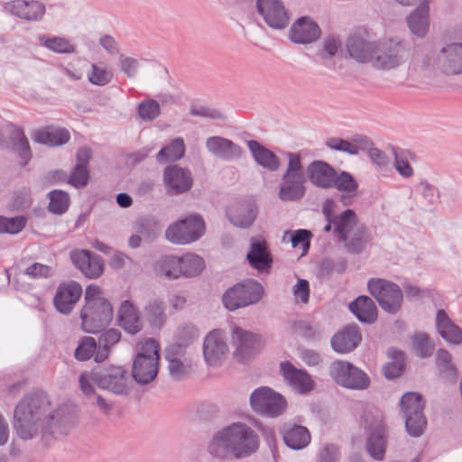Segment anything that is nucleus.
Returning a JSON list of instances; mask_svg holds the SVG:
<instances>
[{
  "label": "nucleus",
  "instance_id": "bb28decb",
  "mask_svg": "<svg viewBox=\"0 0 462 462\" xmlns=\"http://www.w3.org/2000/svg\"><path fill=\"white\" fill-rule=\"evenodd\" d=\"M430 3L417 4V7L407 16L410 31L419 38H424L430 31Z\"/></svg>",
  "mask_w": 462,
  "mask_h": 462
},
{
  "label": "nucleus",
  "instance_id": "6e6d98bb",
  "mask_svg": "<svg viewBox=\"0 0 462 462\" xmlns=\"http://www.w3.org/2000/svg\"><path fill=\"white\" fill-rule=\"evenodd\" d=\"M49 209L55 214L67 211L69 204V195L62 190H52L49 193Z\"/></svg>",
  "mask_w": 462,
  "mask_h": 462
},
{
  "label": "nucleus",
  "instance_id": "7c9ffc66",
  "mask_svg": "<svg viewBox=\"0 0 462 462\" xmlns=\"http://www.w3.org/2000/svg\"><path fill=\"white\" fill-rule=\"evenodd\" d=\"M332 189H337L343 192L340 196V201L344 206H348L352 202V199L356 197L358 189V182L347 171L337 172L336 171L335 177L332 181Z\"/></svg>",
  "mask_w": 462,
  "mask_h": 462
},
{
  "label": "nucleus",
  "instance_id": "774afa93",
  "mask_svg": "<svg viewBox=\"0 0 462 462\" xmlns=\"http://www.w3.org/2000/svg\"><path fill=\"white\" fill-rule=\"evenodd\" d=\"M293 295L296 301L301 303H307L310 297V285L309 282L304 279H299L297 283L293 287Z\"/></svg>",
  "mask_w": 462,
  "mask_h": 462
},
{
  "label": "nucleus",
  "instance_id": "864d4df0",
  "mask_svg": "<svg viewBox=\"0 0 462 462\" xmlns=\"http://www.w3.org/2000/svg\"><path fill=\"white\" fill-rule=\"evenodd\" d=\"M437 365L442 376L448 380H455L457 377V370L451 364V355L444 349L437 352Z\"/></svg>",
  "mask_w": 462,
  "mask_h": 462
},
{
  "label": "nucleus",
  "instance_id": "de8ad7c7",
  "mask_svg": "<svg viewBox=\"0 0 462 462\" xmlns=\"http://www.w3.org/2000/svg\"><path fill=\"white\" fill-rule=\"evenodd\" d=\"M232 340L236 348L240 351H246L253 347L255 336L237 326L231 328Z\"/></svg>",
  "mask_w": 462,
  "mask_h": 462
},
{
  "label": "nucleus",
  "instance_id": "e2e57ef3",
  "mask_svg": "<svg viewBox=\"0 0 462 462\" xmlns=\"http://www.w3.org/2000/svg\"><path fill=\"white\" fill-rule=\"evenodd\" d=\"M119 66L121 71L124 72L126 77L134 78L137 75L139 69V61L133 57L122 55L119 60Z\"/></svg>",
  "mask_w": 462,
  "mask_h": 462
},
{
  "label": "nucleus",
  "instance_id": "680f3d73",
  "mask_svg": "<svg viewBox=\"0 0 462 462\" xmlns=\"http://www.w3.org/2000/svg\"><path fill=\"white\" fill-rule=\"evenodd\" d=\"M88 177V167L76 165L69 175V183L77 189H80L87 185Z\"/></svg>",
  "mask_w": 462,
  "mask_h": 462
},
{
  "label": "nucleus",
  "instance_id": "4468645a",
  "mask_svg": "<svg viewBox=\"0 0 462 462\" xmlns=\"http://www.w3.org/2000/svg\"><path fill=\"white\" fill-rule=\"evenodd\" d=\"M113 314V307L108 300L85 305L80 313L82 328L87 333L95 334L110 324Z\"/></svg>",
  "mask_w": 462,
  "mask_h": 462
},
{
  "label": "nucleus",
  "instance_id": "6e6552de",
  "mask_svg": "<svg viewBox=\"0 0 462 462\" xmlns=\"http://www.w3.org/2000/svg\"><path fill=\"white\" fill-rule=\"evenodd\" d=\"M423 64L447 75L462 74V42L443 43L434 51L432 58L423 60Z\"/></svg>",
  "mask_w": 462,
  "mask_h": 462
},
{
  "label": "nucleus",
  "instance_id": "0e129e2a",
  "mask_svg": "<svg viewBox=\"0 0 462 462\" xmlns=\"http://www.w3.org/2000/svg\"><path fill=\"white\" fill-rule=\"evenodd\" d=\"M367 154L373 163L376 165L380 170H387L390 168V158L382 150L374 147L369 151Z\"/></svg>",
  "mask_w": 462,
  "mask_h": 462
},
{
  "label": "nucleus",
  "instance_id": "c03bdc74",
  "mask_svg": "<svg viewBox=\"0 0 462 462\" xmlns=\"http://www.w3.org/2000/svg\"><path fill=\"white\" fill-rule=\"evenodd\" d=\"M168 371L174 380H182L189 376L192 371V364L188 358L166 359Z\"/></svg>",
  "mask_w": 462,
  "mask_h": 462
},
{
  "label": "nucleus",
  "instance_id": "b1692460",
  "mask_svg": "<svg viewBox=\"0 0 462 462\" xmlns=\"http://www.w3.org/2000/svg\"><path fill=\"white\" fill-rule=\"evenodd\" d=\"M74 265L88 278L96 279L104 272V263L100 256L93 255L88 250H74L70 253Z\"/></svg>",
  "mask_w": 462,
  "mask_h": 462
},
{
  "label": "nucleus",
  "instance_id": "cd10ccee",
  "mask_svg": "<svg viewBox=\"0 0 462 462\" xmlns=\"http://www.w3.org/2000/svg\"><path fill=\"white\" fill-rule=\"evenodd\" d=\"M361 341V335L355 326L345 328L331 338L332 348L339 354H346L356 348Z\"/></svg>",
  "mask_w": 462,
  "mask_h": 462
},
{
  "label": "nucleus",
  "instance_id": "473e14b6",
  "mask_svg": "<svg viewBox=\"0 0 462 462\" xmlns=\"http://www.w3.org/2000/svg\"><path fill=\"white\" fill-rule=\"evenodd\" d=\"M180 256L163 255L153 263V272L166 280H176L181 277Z\"/></svg>",
  "mask_w": 462,
  "mask_h": 462
},
{
  "label": "nucleus",
  "instance_id": "a878e982",
  "mask_svg": "<svg viewBox=\"0 0 462 462\" xmlns=\"http://www.w3.org/2000/svg\"><path fill=\"white\" fill-rule=\"evenodd\" d=\"M336 170L324 161H313L307 167L309 180L316 187L329 189H332V181Z\"/></svg>",
  "mask_w": 462,
  "mask_h": 462
},
{
  "label": "nucleus",
  "instance_id": "c756f323",
  "mask_svg": "<svg viewBox=\"0 0 462 462\" xmlns=\"http://www.w3.org/2000/svg\"><path fill=\"white\" fill-rule=\"evenodd\" d=\"M247 146L256 163L270 171H276L281 162L277 155L254 140L247 141Z\"/></svg>",
  "mask_w": 462,
  "mask_h": 462
},
{
  "label": "nucleus",
  "instance_id": "c9c22d12",
  "mask_svg": "<svg viewBox=\"0 0 462 462\" xmlns=\"http://www.w3.org/2000/svg\"><path fill=\"white\" fill-rule=\"evenodd\" d=\"M32 138L42 144L59 146L67 143L70 135L65 128H47L36 131Z\"/></svg>",
  "mask_w": 462,
  "mask_h": 462
},
{
  "label": "nucleus",
  "instance_id": "603ef678",
  "mask_svg": "<svg viewBox=\"0 0 462 462\" xmlns=\"http://www.w3.org/2000/svg\"><path fill=\"white\" fill-rule=\"evenodd\" d=\"M387 446L384 435H370L366 440V450L368 454L376 460H383Z\"/></svg>",
  "mask_w": 462,
  "mask_h": 462
},
{
  "label": "nucleus",
  "instance_id": "58836bf2",
  "mask_svg": "<svg viewBox=\"0 0 462 462\" xmlns=\"http://www.w3.org/2000/svg\"><path fill=\"white\" fill-rule=\"evenodd\" d=\"M122 334L116 328H109L100 334L98 342L99 347L95 356L97 363H102L106 360L111 353V349L119 343Z\"/></svg>",
  "mask_w": 462,
  "mask_h": 462
},
{
  "label": "nucleus",
  "instance_id": "ea45409f",
  "mask_svg": "<svg viewBox=\"0 0 462 462\" xmlns=\"http://www.w3.org/2000/svg\"><path fill=\"white\" fill-rule=\"evenodd\" d=\"M393 162L396 171L403 179H411L414 175L411 162L416 161L415 154L409 150L393 149Z\"/></svg>",
  "mask_w": 462,
  "mask_h": 462
},
{
  "label": "nucleus",
  "instance_id": "5fc2aeb1",
  "mask_svg": "<svg viewBox=\"0 0 462 462\" xmlns=\"http://www.w3.org/2000/svg\"><path fill=\"white\" fill-rule=\"evenodd\" d=\"M97 346L95 338L84 337L75 350V357L79 361H87L92 356L95 357L97 352Z\"/></svg>",
  "mask_w": 462,
  "mask_h": 462
},
{
  "label": "nucleus",
  "instance_id": "a18cd8bd",
  "mask_svg": "<svg viewBox=\"0 0 462 462\" xmlns=\"http://www.w3.org/2000/svg\"><path fill=\"white\" fill-rule=\"evenodd\" d=\"M255 430H263L262 425L257 419L248 416L226 426L221 433H253Z\"/></svg>",
  "mask_w": 462,
  "mask_h": 462
},
{
  "label": "nucleus",
  "instance_id": "7ed1b4c3",
  "mask_svg": "<svg viewBox=\"0 0 462 462\" xmlns=\"http://www.w3.org/2000/svg\"><path fill=\"white\" fill-rule=\"evenodd\" d=\"M335 224L336 235L349 253H361L372 240L369 229L358 222L357 216L352 209H346L337 215Z\"/></svg>",
  "mask_w": 462,
  "mask_h": 462
},
{
  "label": "nucleus",
  "instance_id": "ddd939ff",
  "mask_svg": "<svg viewBox=\"0 0 462 462\" xmlns=\"http://www.w3.org/2000/svg\"><path fill=\"white\" fill-rule=\"evenodd\" d=\"M424 401L417 393H407L401 399V407L405 415V425L408 433H422L427 425L423 413Z\"/></svg>",
  "mask_w": 462,
  "mask_h": 462
},
{
  "label": "nucleus",
  "instance_id": "c85d7f7f",
  "mask_svg": "<svg viewBox=\"0 0 462 462\" xmlns=\"http://www.w3.org/2000/svg\"><path fill=\"white\" fill-rule=\"evenodd\" d=\"M257 212V206L254 203L244 202L230 208L227 217L234 226L247 228L253 225Z\"/></svg>",
  "mask_w": 462,
  "mask_h": 462
},
{
  "label": "nucleus",
  "instance_id": "37998d69",
  "mask_svg": "<svg viewBox=\"0 0 462 462\" xmlns=\"http://www.w3.org/2000/svg\"><path fill=\"white\" fill-rule=\"evenodd\" d=\"M387 354L391 361L384 365L383 373L386 378L393 379L400 376L404 370V354L395 348H390Z\"/></svg>",
  "mask_w": 462,
  "mask_h": 462
},
{
  "label": "nucleus",
  "instance_id": "8fccbe9b",
  "mask_svg": "<svg viewBox=\"0 0 462 462\" xmlns=\"http://www.w3.org/2000/svg\"><path fill=\"white\" fill-rule=\"evenodd\" d=\"M12 145L13 149L18 153L23 161V164H26L31 158V152L29 143L20 129H15L12 133Z\"/></svg>",
  "mask_w": 462,
  "mask_h": 462
},
{
  "label": "nucleus",
  "instance_id": "aec40b11",
  "mask_svg": "<svg viewBox=\"0 0 462 462\" xmlns=\"http://www.w3.org/2000/svg\"><path fill=\"white\" fill-rule=\"evenodd\" d=\"M321 29L310 16L298 18L289 30V39L297 44H310L319 39Z\"/></svg>",
  "mask_w": 462,
  "mask_h": 462
},
{
  "label": "nucleus",
  "instance_id": "4c0bfd02",
  "mask_svg": "<svg viewBox=\"0 0 462 462\" xmlns=\"http://www.w3.org/2000/svg\"><path fill=\"white\" fill-rule=\"evenodd\" d=\"M145 317L151 325L155 328H162L166 320L165 305L162 300L159 298L150 299L143 308Z\"/></svg>",
  "mask_w": 462,
  "mask_h": 462
},
{
  "label": "nucleus",
  "instance_id": "79ce46f5",
  "mask_svg": "<svg viewBox=\"0 0 462 462\" xmlns=\"http://www.w3.org/2000/svg\"><path fill=\"white\" fill-rule=\"evenodd\" d=\"M181 276L186 278L199 275L205 268L204 260L195 254H186L180 256Z\"/></svg>",
  "mask_w": 462,
  "mask_h": 462
},
{
  "label": "nucleus",
  "instance_id": "a211bd4d",
  "mask_svg": "<svg viewBox=\"0 0 462 462\" xmlns=\"http://www.w3.org/2000/svg\"><path fill=\"white\" fill-rule=\"evenodd\" d=\"M257 11L271 28L284 29L289 23V14L281 0H257Z\"/></svg>",
  "mask_w": 462,
  "mask_h": 462
},
{
  "label": "nucleus",
  "instance_id": "412c9836",
  "mask_svg": "<svg viewBox=\"0 0 462 462\" xmlns=\"http://www.w3.org/2000/svg\"><path fill=\"white\" fill-rule=\"evenodd\" d=\"M82 295L79 283L70 281L60 283L56 291L53 302L56 310L65 315L69 314Z\"/></svg>",
  "mask_w": 462,
  "mask_h": 462
},
{
  "label": "nucleus",
  "instance_id": "39448f33",
  "mask_svg": "<svg viewBox=\"0 0 462 462\" xmlns=\"http://www.w3.org/2000/svg\"><path fill=\"white\" fill-rule=\"evenodd\" d=\"M137 354L134 359L132 375L139 384L153 381L159 369L160 346L152 338H145L137 343Z\"/></svg>",
  "mask_w": 462,
  "mask_h": 462
},
{
  "label": "nucleus",
  "instance_id": "6ab92c4d",
  "mask_svg": "<svg viewBox=\"0 0 462 462\" xmlns=\"http://www.w3.org/2000/svg\"><path fill=\"white\" fill-rule=\"evenodd\" d=\"M116 324L129 335H136L143 328V319L138 307L129 300L120 303L116 314Z\"/></svg>",
  "mask_w": 462,
  "mask_h": 462
},
{
  "label": "nucleus",
  "instance_id": "052dcab7",
  "mask_svg": "<svg viewBox=\"0 0 462 462\" xmlns=\"http://www.w3.org/2000/svg\"><path fill=\"white\" fill-rule=\"evenodd\" d=\"M326 145L334 151L346 152L350 155H356V149L352 145V142L342 138L330 137L326 140Z\"/></svg>",
  "mask_w": 462,
  "mask_h": 462
},
{
  "label": "nucleus",
  "instance_id": "f257e3e1",
  "mask_svg": "<svg viewBox=\"0 0 462 462\" xmlns=\"http://www.w3.org/2000/svg\"><path fill=\"white\" fill-rule=\"evenodd\" d=\"M346 51L351 59L377 71H392L404 65L410 58L407 42L393 38L370 40L361 36L350 37Z\"/></svg>",
  "mask_w": 462,
  "mask_h": 462
},
{
  "label": "nucleus",
  "instance_id": "9d476101",
  "mask_svg": "<svg viewBox=\"0 0 462 462\" xmlns=\"http://www.w3.org/2000/svg\"><path fill=\"white\" fill-rule=\"evenodd\" d=\"M328 374L337 385L346 389L364 391L370 386L368 374L347 361H333L328 367Z\"/></svg>",
  "mask_w": 462,
  "mask_h": 462
},
{
  "label": "nucleus",
  "instance_id": "20e7f679",
  "mask_svg": "<svg viewBox=\"0 0 462 462\" xmlns=\"http://www.w3.org/2000/svg\"><path fill=\"white\" fill-rule=\"evenodd\" d=\"M288 163L282 175L278 198L282 201H299L306 194L305 174L300 152L286 153Z\"/></svg>",
  "mask_w": 462,
  "mask_h": 462
},
{
  "label": "nucleus",
  "instance_id": "2f4dec72",
  "mask_svg": "<svg viewBox=\"0 0 462 462\" xmlns=\"http://www.w3.org/2000/svg\"><path fill=\"white\" fill-rule=\"evenodd\" d=\"M437 328L440 336L448 343L459 345L462 343V330L447 315L443 310H439L436 317Z\"/></svg>",
  "mask_w": 462,
  "mask_h": 462
},
{
  "label": "nucleus",
  "instance_id": "0eeeda50",
  "mask_svg": "<svg viewBox=\"0 0 462 462\" xmlns=\"http://www.w3.org/2000/svg\"><path fill=\"white\" fill-rule=\"evenodd\" d=\"M249 403L255 413L272 419L282 416L288 407L286 398L269 386L254 389L250 394Z\"/></svg>",
  "mask_w": 462,
  "mask_h": 462
},
{
  "label": "nucleus",
  "instance_id": "72a5a7b5",
  "mask_svg": "<svg viewBox=\"0 0 462 462\" xmlns=\"http://www.w3.org/2000/svg\"><path fill=\"white\" fill-rule=\"evenodd\" d=\"M353 314L362 322L371 323L377 317L376 306L372 299L360 296L349 304Z\"/></svg>",
  "mask_w": 462,
  "mask_h": 462
},
{
  "label": "nucleus",
  "instance_id": "f8f14e48",
  "mask_svg": "<svg viewBox=\"0 0 462 462\" xmlns=\"http://www.w3.org/2000/svg\"><path fill=\"white\" fill-rule=\"evenodd\" d=\"M367 287L384 311L395 314L401 310L403 294L397 284L383 279H371Z\"/></svg>",
  "mask_w": 462,
  "mask_h": 462
},
{
  "label": "nucleus",
  "instance_id": "49530a36",
  "mask_svg": "<svg viewBox=\"0 0 462 462\" xmlns=\"http://www.w3.org/2000/svg\"><path fill=\"white\" fill-rule=\"evenodd\" d=\"M41 43L47 49L57 53H72L75 51L74 45L64 37H45L40 38Z\"/></svg>",
  "mask_w": 462,
  "mask_h": 462
},
{
  "label": "nucleus",
  "instance_id": "393cba45",
  "mask_svg": "<svg viewBox=\"0 0 462 462\" xmlns=\"http://www.w3.org/2000/svg\"><path fill=\"white\" fill-rule=\"evenodd\" d=\"M246 258L250 265L260 273H269L272 267L273 257L263 239H252L251 247Z\"/></svg>",
  "mask_w": 462,
  "mask_h": 462
},
{
  "label": "nucleus",
  "instance_id": "5701e85b",
  "mask_svg": "<svg viewBox=\"0 0 462 462\" xmlns=\"http://www.w3.org/2000/svg\"><path fill=\"white\" fill-rule=\"evenodd\" d=\"M206 148L212 155L224 161L238 160L245 153L240 145L222 136L208 137L206 140Z\"/></svg>",
  "mask_w": 462,
  "mask_h": 462
},
{
  "label": "nucleus",
  "instance_id": "423d86ee",
  "mask_svg": "<svg viewBox=\"0 0 462 462\" xmlns=\"http://www.w3.org/2000/svg\"><path fill=\"white\" fill-rule=\"evenodd\" d=\"M258 444L256 435H217L209 445V451L220 458H238L254 452Z\"/></svg>",
  "mask_w": 462,
  "mask_h": 462
},
{
  "label": "nucleus",
  "instance_id": "f704fd0d",
  "mask_svg": "<svg viewBox=\"0 0 462 462\" xmlns=\"http://www.w3.org/2000/svg\"><path fill=\"white\" fill-rule=\"evenodd\" d=\"M364 430L367 433H383L385 430L384 416L382 411L374 406H366L361 417Z\"/></svg>",
  "mask_w": 462,
  "mask_h": 462
},
{
  "label": "nucleus",
  "instance_id": "09e8293b",
  "mask_svg": "<svg viewBox=\"0 0 462 462\" xmlns=\"http://www.w3.org/2000/svg\"><path fill=\"white\" fill-rule=\"evenodd\" d=\"M112 79L111 70L97 63L91 64V69L88 72V80L92 85L103 87L110 83Z\"/></svg>",
  "mask_w": 462,
  "mask_h": 462
},
{
  "label": "nucleus",
  "instance_id": "e433bc0d",
  "mask_svg": "<svg viewBox=\"0 0 462 462\" xmlns=\"http://www.w3.org/2000/svg\"><path fill=\"white\" fill-rule=\"evenodd\" d=\"M11 12L13 14L25 20H39L45 13V6L37 1H16L13 4Z\"/></svg>",
  "mask_w": 462,
  "mask_h": 462
},
{
  "label": "nucleus",
  "instance_id": "1a4fd4ad",
  "mask_svg": "<svg viewBox=\"0 0 462 462\" xmlns=\"http://www.w3.org/2000/svg\"><path fill=\"white\" fill-rule=\"evenodd\" d=\"M264 293L263 285L252 279L244 281L229 288L223 295L224 306L230 311L255 304Z\"/></svg>",
  "mask_w": 462,
  "mask_h": 462
},
{
  "label": "nucleus",
  "instance_id": "f03ea898",
  "mask_svg": "<svg viewBox=\"0 0 462 462\" xmlns=\"http://www.w3.org/2000/svg\"><path fill=\"white\" fill-rule=\"evenodd\" d=\"M50 402L44 394H29L24 396L16 405L14 412V426L16 431H39L51 429L52 425L67 427L76 420L65 415V408H59L54 412L45 416L49 411Z\"/></svg>",
  "mask_w": 462,
  "mask_h": 462
},
{
  "label": "nucleus",
  "instance_id": "3c124183",
  "mask_svg": "<svg viewBox=\"0 0 462 462\" xmlns=\"http://www.w3.org/2000/svg\"><path fill=\"white\" fill-rule=\"evenodd\" d=\"M137 114L142 121L152 122L160 116L161 106L156 100L148 98L139 103Z\"/></svg>",
  "mask_w": 462,
  "mask_h": 462
},
{
  "label": "nucleus",
  "instance_id": "dca6fc26",
  "mask_svg": "<svg viewBox=\"0 0 462 462\" xmlns=\"http://www.w3.org/2000/svg\"><path fill=\"white\" fill-rule=\"evenodd\" d=\"M279 372L285 384L297 394H307L315 387V382L306 370L299 369L288 361L280 363Z\"/></svg>",
  "mask_w": 462,
  "mask_h": 462
},
{
  "label": "nucleus",
  "instance_id": "bf43d9fd",
  "mask_svg": "<svg viewBox=\"0 0 462 462\" xmlns=\"http://www.w3.org/2000/svg\"><path fill=\"white\" fill-rule=\"evenodd\" d=\"M412 347L420 357H426L431 355L433 346L425 334L415 335L411 338Z\"/></svg>",
  "mask_w": 462,
  "mask_h": 462
},
{
  "label": "nucleus",
  "instance_id": "9b49d317",
  "mask_svg": "<svg viewBox=\"0 0 462 462\" xmlns=\"http://www.w3.org/2000/svg\"><path fill=\"white\" fill-rule=\"evenodd\" d=\"M205 222L199 215H189L171 223L165 231L166 239L173 245H189L205 233Z\"/></svg>",
  "mask_w": 462,
  "mask_h": 462
},
{
  "label": "nucleus",
  "instance_id": "f3484780",
  "mask_svg": "<svg viewBox=\"0 0 462 462\" xmlns=\"http://www.w3.org/2000/svg\"><path fill=\"white\" fill-rule=\"evenodd\" d=\"M229 349L225 334L220 329H214L208 333L203 342V356L209 366H219L228 355Z\"/></svg>",
  "mask_w": 462,
  "mask_h": 462
},
{
  "label": "nucleus",
  "instance_id": "2eb2a0df",
  "mask_svg": "<svg viewBox=\"0 0 462 462\" xmlns=\"http://www.w3.org/2000/svg\"><path fill=\"white\" fill-rule=\"evenodd\" d=\"M96 384L116 394H126L131 388V380L126 371L119 365H109L97 371Z\"/></svg>",
  "mask_w": 462,
  "mask_h": 462
},
{
  "label": "nucleus",
  "instance_id": "13d9d810",
  "mask_svg": "<svg viewBox=\"0 0 462 462\" xmlns=\"http://www.w3.org/2000/svg\"><path fill=\"white\" fill-rule=\"evenodd\" d=\"M198 337V328L194 325L188 323L178 328L175 338L177 341L189 346Z\"/></svg>",
  "mask_w": 462,
  "mask_h": 462
},
{
  "label": "nucleus",
  "instance_id": "4d7b16f0",
  "mask_svg": "<svg viewBox=\"0 0 462 462\" xmlns=\"http://www.w3.org/2000/svg\"><path fill=\"white\" fill-rule=\"evenodd\" d=\"M25 224L26 219L23 217H0V233L15 235L24 227Z\"/></svg>",
  "mask_w": 462,
  "mask_h": 462
},
{
  "label": "nucleus",
  "instance_id": "338daca9",
  "mask_svg": "<svg viewBox=\"0 0 462 462\" xmlns=\"http://www.w3.org/2000/svg\"><path fill=\"white\" fill-rule=\"evenodd\" d=\"M283 441L291 449H300L310 442V435H282Z\"/></svg>",
  "mask_w": 462,
  "mask_h": 462
},
{
  "label": "nucleus",
  "instance_id": "a19ab883",
  "mask_svg": "<svg viewBox=\"0 0 462 462\" xmlns=\"http://www.w3.org/2000/svg\"><path fill=\"white\" fill-rule=\"evenodd\" d=\"M185 143L183 138L176 137L171 143L162 147L156 155L159 162H175L181 159L185 154Z\"/></svg>",
  "mask_w": 462,
  "mask_h": 462
},
{
  "label": "nucleus",
  "instance_id": "69168bd1",
  "mask_svg": "<svg viewBox=\"0 0 462 462\" xmlns=\"http://www.w3.org/2000/svg\"><path fill=\"white\" fill-rule=\"evenodd\" d=\"M96 374L97 371H92L90 373H82L79 375V388L82 391V393L88 396L93 395L95 393L93 383L96 384Z\"/></svg>",
  "mask_w": 462,
  "mask_h": 462
},
{
  "label": "nucleus",
  "instance_id": "4be33fe9",
  "mask_svg": "<svg viewBox=\"0 0 462 462\" xmlns=\"http://www.w3.org/2000/svg\"><path fill=\"white\" fill-rule=\"evenodd\" d=\"M163 180L167 192L171 195L186 192L192 186L190 171L178 165H171L164 169Z\"/></svg>",
  "mask_w": 462,
  "mask_h": 462
}]
</instances>
